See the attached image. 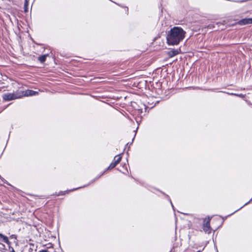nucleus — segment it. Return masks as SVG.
Listing matches in <instances>:
<instances>
[{"label":"nucleus","instance_id":"obj_13","mask_svg":"<svg viewBox=\"0 0 252 252\" xmlns=\"http://www.w3.org/2000/svg\"><path fill=\"white\" fill-rule=\"evenodd\" d=\"M171 205H172V207L173 208V205H172V203L171 202Z\"/></svg>","mask_w":252,"mask_h":252},{"label":"nucleus","instance_id":"obj_3","mask_svg":"<svg viewBox=\"0 0 252 252\" xmlns=\"http://www.w3.org/2000/svg\"><path fill=\"white\" fill-rule=\"evenodd\" d=\"M211 219H205L204 220V223L203 224V230L205 233L210 234L211 232V228L210 227V222Z\"/></svg>","mask_w":252,"mask_h":252},{"label":"nucleus","instance_id":"obj_6","mask_svg":"<svg viewBox=\"0 0 252 252\" xmlns=\"http://www.w3.org/2000/svg\"><path fill=\"white\" fill-rule=\"evenodd\" d=\"M238 23L240 25L252 24V18H245L240 20Z\"/></svg>","mask_w":252,"mask_h":252},{"label":"nucleus","instance_id":"obj_12","mask_svg":"<svg viewBox=\"0 0 252 252\" xmlns=\"http://www.w3.org/2000/svg\"><path fill=\"white\" fill-rule=\"evenodd\" d=\"M251 200L252 199L248 202L246 203L244 206L247 205Z\"/></svg>","mask_w":252,"mask_h":252},{"label":"nucleus","instance_id":"obj_10","mask_svg":"<svg viewBox=\"0 0 252 252\" xmlns=\"http://www.w3.org/2000/svg\"><path fill=\"white\" fill-rule=\"evenodd\" d=\"M29 1V0H25V4H24L25 11H27V9L28 8Z\"/></svg>","mask_w":252,"mask_h":252},{"label":"nucleus","instance_id":"obj_14","mask_svg":"<svg viewBox=\"0 0 252 252\" xmlns=\"http://www.w3.org/2000/svg\"><path fill=\"white\" fill-rule=\"evenodd\" d=\"M12 252H15L14 251V250H13V251H12Z\"/></svg>","mask_w":252,"mask_h":252},{"label":"nucleus","instance_id":"obj_7","mask_svg":"<svg viewBox=\"0 0 252 252\" xmlns=\"http://www.w3.org/2000/svg\"><path fill=\"white\" fill-rule=\"evenodd\" d=\"M179 54L178 50H172L168 52L167 54L170 58L173 57Z\"/></svg>","mask_w":252,"mask_h":252},{"label":"nucleus","instance_id":"obj_1","mask_svg":"<svg viewBox=\"0 0 252 252\" xmlns=\"http://www.w3.org/2000/svg\"><path fill=\"white\" fill-rule=\"evenodd\" d=\"M186 32L179 27H174L168 32L166 36L167 43L170 45H178L185 38Z\"/></svg>","mask_w":252,"mask_h":252},{"label":"nucleus","instance_id":"obj_5","mask_svg":"<svg viewBox=\"0 0 252 252\" xmlns=\"http://www.w3.org/2000/svg\"><path fill=\"white\" fill-rule=\"evenodd\" d=\"M38 93L36 91H34L32 90H28L25 91H24L22 93L21 95H22V96H32V95H35L38 94Z\"/></svg>","mask_w":252,"mask_h":252},{"label":"nucleus","instance_id":"obj_9","mask_svg":"<svg viewBox=\"0 0 252 252\" xmlns=\"http://www.w3.org/2000/svg\"><path fill=\"white\" fill-rule=\"evenodd\" d=\"M47 56H48V54L44 55L39 56L38 57V59L41 63H43L46 60Z\"/></svg>","mask_w":252,"mask_h":252},{"label":"nucleus","instance_id":"obj_11","mask_svg":"<svg viewBox=\"0 0 252 252\" xmlns=\"http://www.w3.org/2000/svg\"><path fill=\"white\" fill-rule=\"evenodd\" d=\"M231 94V95L238 96L241 97H244V95H243L242 94H234V93H231V94Z\"/></svg>","mask_w":252,"mask_h":252},{"label":"nucleus","instance_id":"obj_2","mask_svg":"<svg viewBox=\"0 0 252 252\" xmlns=\"http://www.w3.org/2000/svg\"><path fill=\"white\" fill-rule=\"evenodd\" d=\"M22 97V95L20 93H6L2 95V98L4 100L10 101L11 100L20 98Z\"/></svg>","mask_w":252,"mask_h":252},{"label":"nucleus","instance_id":"obj_8","mask_svg":"<svg viewBox=\"0 0 252 252\" xmlns=\"http://www.w3.org/2000/svg\"><path fill=\"white\" fill-rule=\"evenodd\" d=\"M0 240H2L3 242L6 244H9V243L8 238L1 233H0Z\"/></svg>","mask_w":252,"mask_h":252},{"label":"nucleus","instance_id":"obj_4","mask_svg":"<svg viewBox=\"0 0 252 252\" xmlns=\"http://www.w3.org/2000/svg\"><path fill=\"white\" fill-rule=\"evenodd\" d=\"M122 157L121 155L116 156L114 158V161L112 162L109 166L108 167V169H112L114 168L121 160Z\"/></svg>","mask_w":252,"mask_h":252}]
</instances>
